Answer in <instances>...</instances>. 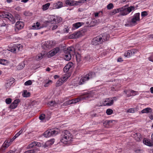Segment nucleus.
Instances as JSON below:
<instances>
[{
    "label": "nucleus",
    "mask_w": 153,
    "mask_h": 153,
    "mask_svg": "<svg viewBox=\"0 0 153 153\" xmlns=\"http://www.w3.org/2000/svg\"><path fill=\"white\" fill-rule=\"evenodd\" d=\"M114 100L112 98H107L105 99L104 100L105 103L103 104L102 105L104 106H110L112 105L113 103Z\"/></svg>",
    "instance_id": "dca6fc26"
},
{
    "label": "nucleus",
    "mask_w": 153,
    "mask_h": 153,
    "mask_svg": "<svg viewBox=\"0 0 153 153\" xmlns=\"http://www.w3.org/2000/svg\"><path fill=\"white\" fill-rule=\"evenodd\" d=\"M44 54L41 53L38 54L36 57L35 59L37 60H39L42 59L44 56Z\"/></svg>",
    "instance_id": "cd10ccee"
},
{
    "label": "nucleus",
    "mask_w": 153,
    "mask_h": 153,
    "mask_svg": "<svg viewBox=\"0 0 153 153\" xmlns=\"http://www.w3.org/2000/svg\"><path fill=\"white\" fill-rule=\"evenodd\" d=\"M67 102H68V104L69 105H70V104L73 103V102H72V100H68L67 101Z\"/></svg>",
    "instance_id": "e2e57ef3"
},
{
    "label": "nucleus",
    "mask_w": 153,
    "mask_h": 153,
    "mask_svg": "<svg viewBox=\"0 0 153 153\" xmlns=\"http://www.w3.org/2000/svg\"><path fill=\"white\" fill-rule=\"evenodd\" d=\"M66 5L69 6H74L76 5V1L71 0H66L65 1Z\"/></svg>",
    "instance_id": "412c9836"
},
{
    "label": "nucleus",
    "mask_w": 153,
    "mask_h": 153,
    "mask_svg": "<svg viewBox=\"0 0 153 153\" xmlns=\"http://www.w3.org/2000/svg\"><path fill=\"white\" fill-rule=\"evenodd\" d=\"M32 82L30 80H29L25 82L24 84L25 85L27 86L30 85L32 84Z\"/></svg>",
    "instance_id": "a18cd8bd"
},
{
    "label": "nucleus",
    "mask_w": 153,
    "mask_h": 153,
    "mask_svg": "<svg viewBox=\"0 0 153 153\" xmlns=\"http://www.w3.org/2000/svg\"><path fill=\"white\" fill-rule=\"evenodd\" d=\"M50 5V4L49 3H47L43 5L42 6V9L43 10H45L48 9Z\"/></svg>",
    "instance_id": "2f4dec72"
},
{
    "label": "nucleus",
    "mask_w": 153,
    "mask_h": 153,
    "mask_svg": "<svg viewBox=\"0 0 153 153\" xmlns=\"http://www.w3.org/2000/svg\"><path fill=\"white\" fill-rule=\"evenodd\" d=\"M63 6L62 2L58 1L57 2L53 4V8L58 9L62 7Z\"/></svg>",
    "instance_id": "a211bd4d"
},
{
    "label": "nucleus",
    "mask_w": 153,
    "mask_h": 153,
    "mask_svg": "<svg viewBox=\"0 0 153 153\" xmlns=\"http://www.w3.org/2000/svg\"><path fill=\"white\" fill-rule=\"evenodd\" d=\"M16 138H15V137L14 136V137L11 139L10 140H9V141L10 142V143H11Z\"/></svg>",
    "instance_id": "69168bd1"
},
{
    "label": "nucleus",
    "mask_w": 153,
    "mask_h": 153,
    "mask_svg": "<svg viewBox=\"0 0 153 153\" xmlns=\"http://www.w3.org/2000/svg\"><path fill=\"white\" fill-rule=\"evenodd\" d=\"M113 121H114V120H106L104 122L103 124L104 126H106L107 125H109L111 123H112Z\"/></svg>",
    "instance_id": "e433bc0d"
},
{
    "label": "nucleus",
    "mask_w": 153,
    "mask_h": 153,
    "mask_svg": "<svg viewBox=\"0 0 153 153\" xmlns=\"http://www.w3.org/2000/svg\"><path fill=\"white\" fill-rule=\"evenodd\" d=\"M128 13V14L131 12L132 11L134 10H135V7L134 6H131L129 7H126Z\"/></svg>",
    "instance_id": "c756f323"
},
{
    "label": "nucleus",
    "mask_w": 153,
    "mask_h": 153,
    "mask_svg": "<svg viewBox=\"0 0 153 153\" xmlns=\"http://www.w3.org/2000/svg\"><path fill=\"white\" fill-rule=\"evenodd\" d=\"M129 52H130L131 56L135 53H137V51L136 50L132 49L129 50Z\"/></svg>",
    "instance_id": "c03bdc74"
},
{
    "label": "nucleus",
    "mask_w": 153,
    "mask_h": 153,
    "mask_svg": "<svg viewBox=\"0 0 153 153\" xmlns=\"http://www.w3.org/2000/svg\"><path fill=\"white\" fill-rule=\"evenodd\" d=\"M34 142H36L35 144H36V146H41V144L40 143H38L36 141H34Z\"/></svg>",
    "instance_id": "680f3d73"
},
{
    "label": "nucleus",
    "mask_w": 153,
    "mask_h": 153,
    "mask_svg": "<svg viewBox=\"0 0 153 153\" xmlns=\"http://www.w3.org/2000/svg\"><path fill=\"white\" fill-rule=\"evenodd\" d=\"M39 118L40 120L44 121L45 119V115L43 114H42L39 116Z\"/></svg>",
    "instance_id": "58836bf2"
},
{
    "label": "nucleus",
    "mask_w": 153,
    "mask_h": 153,
    "mask_svg": "<svg viewBox=\"0 0 153 153\" xmlns=\"http://www.w3.org/2000/svg\"><path fill=\"white\" fill-rule=\"evenodd\" d=\"M48 104L50 106L53 107L56 106L57 105V104L56 102L53 101H51L49 102H48Z\"/></svg>",
    "instance_id": "473e14b6"
},
{
    "label": "nucleus",
    "mask_w": 153,
    "mask_h": 153,
    "mask_svg": "<svg viewBox=\"0 0 153 153\" xmlns=\"http://www.w3.org/2000/svg\"><path fill=\"white\" fill-rule=\"evenodd\" d=\"M52 44V42L50 41H46L42 43V47L44 49L47 50L51 48Z\"/></svg>",
    "instance_id": "9b49d317"
},
{
    "label": "nucleus",
    "mask_w": 153,
    "mask_h": 153,
    "mask_svg": "<svg viewBox=\"0 0 153 153\" xmlns=\"http://www.w3.org/2000/svg\"><path fill=\"white\" fill-rule=\"evenodd\" d=\"M84 23L83 22H78L73 24L72 27V30H75L78 29L82 25H84Z\"/></svg>",
    "instance_id": "6ab92c4d"
},
{
    "label": "nucleus",
    "mask_w": 153,
    "mask_h": 153,
    "mask_svg": "<svg viewBox=\"0 0 153 153\" xmlns=\"http://www.w3.org/2000/svg\"><path fill=\"white\" fill-rule=\"evenodd\" d=\"M65 59L66 61L70 60L71 58V55L75 54V49L72 46L68 48L67 49H65L64 50Z\"/></svg>",
    "instance_id": "7ed1b4c3"
},
{
    "label": "nucleus",
    "mask_w": 153,
    "mask_h": 153,
    "mask_svg": "<svg viewBox=\"0 0 153 153\" xmlns=\"http://www.w3.org/2000/svg\"><path fill=\"white\" fill-rule=\"evenodd\" d=\"M135 112L134 109V108H130L128 109L127 111V112L130 113H134Z\"/></svg>",
    "instance_id": "49530a36"
},
{
    "label": "nucleus",
    "mask_w": 153,
    "mask_h": 153,
    "mask_svg": "<svg viewBox=\"0 0 153 153\" xmlns=\"http://www.w3.org/2000/svg\"><path fill=\"white\" fill-rule=\"evenodd\" d=\"M124 56L126 57H129L131 56V54L129 52V50L127 51V52L125 53L124 54Z\"/></svg>",
    "instance_id": "a19ab883"
},
{
    "label": "nucleus",
    "mask_w": 153,
    "mask_h": 153,
    "mask_svg": "<svg viewBox=\"0 0 153 153\" xmlns=\"http://www.w3.org/2000/svg\"><path fill=\"white\" fill-rule=\"evenodd\" d=\"M2 16L3 17L7 18L8 19L10 22L12 24L15 22L16 21L15 19L17 20H20V16L18 14H15V18H14L10 13L7 12H4L3 13V14H2Z\"/></svg>",
    "instance_id": "f03ea898"
},
{
    "label": "nucleus",
    "mask_w": 153,
    "mask_h": 153,
    "mask_svg": "<svg viewBox=\"0 0 153 153\" xmlns=\"http://www.w3.org/2000/svg\"><path fill=\"white\" fill-rule=\"evenodd\" d=\"M95 76V73L94 72H90L88 74L84 75L80 80L79 84L81 85L83 84L85 82L88 80L94 77Z\"/></svg>",
    "instance_id": "20e7f679"
},
{
    "label": "nucleus",
    "mask_w": 153,
    "mask_h": 153,
    "mask_svg": "<svg viewBox=\"0 0 153 153\" xmlns=\"http://www.w3.org/2000/svg\"><path fill=\"white\" fill-rule=\"evenodd\" d=\"M58 130L57 128L51 129L46 131L44 133V136L46 137L55 136L58 134Z\"/></svg>",
    "instance_id": "423d86ee"
},
{
    "label": "nucleus",
    "mask_w": 153,
    "mask_h": 153,
    "mask_svg": "<svg viewBox=\"0 0 153 153\" xmlns=\"http://www.w3.org/2000/svg\"><path fill=\"white\" fill-rule=\"evenodd\" d=\"M103 12L102 11H99L98 12L94 13V15L95 17H97L98 16L101 17L103 16Z\"/></svg>",
    "instance_id": "c85d7f7f"
},
{
    "label": "nucleus",
    "mask_w": 153,
    "mask_h": 153,
    "mask_svg": "<svg viewBox=\"0 0 153 153\" xmlns=\"http://www.w3.org/2000/svg\"><path fill=\"white\" fill-rule=\"evenodd\" d=\"M62 21V19L59 16H52L51 17L50 19L49 20V22L50 23L54 24L59 23Z\"/></svg>",
    "instance_id": "1a4fd4ad"
},
{
    "label": "nucleus",
    "mask_w": 153,
    "mask_h": 153,
    "mask_svg": "<svg viewBox=\"0 0 153 153\" xmlns=\"http://www.w3.org/2000/svg\"><path fill=\"white\" fill-rule=\"evenodd\" d=\"M15 79L13 78L10 79V81L7 82L5 85V88L6 89L10 88L11 86L15 82Z\"/></svg>",
    "instance_id": "4be33fe9"
},
{
    "label": "nucleus",
    "mask_w": 153,
    "mask_h": 153,
    "mask_svg": "<svg viewBox=\"0 0 153 153\" xmlns=\"http://www.w3.org/2000/svg\"><path fill=\"white\" fill-rule=\"evenodd\" d=\"M80 4H82L80 0H79L78 1H76V5H78Z\"/></svg>",
    "instance_id": "052dcab7"
},
{
    "label": "nucleus",
    "mask_w": 153,
    "mask_h": 153,
    "mask_svg": "<svg viewBox=\"0 0 153 153\" xmlns=\"http://www.w3.org/2000/svg\"><path fill=\"white\" fill-rule=\"evenodd\" d=\"M152 111V109L150 108H147L141 111L142 113H150Z\"/></svg>",
    "instance_id": "a878e982"
},
{
    "label": "nucleus",
    "mask_w": 153,
    "mask_h": 153,
    "mask_svg": "<svg viewBox=\"0 0 153 153\" xmlns=\"http://www.w3.org/2000/svg\"><path fill=\"white\" fill-rule=\"evenodd\" d=\"M131 90H125L124 91V92L125 93L127 97H129L131 96Z\"/></svg>",
    "instance_id": "4c0bfd02"
},
{
    "label": "nucleus",
    "mask_w": 153,
    "mask_h": 153,
    "mask_svg": "<svg viewBox=\"0 0 153 153\" xmlns=\"http://www.w3.org/2000/svg\"><path fill=\"white\" fill-rule=\"evenodd\" d=\"M22 46L20 44H15L9 48V51L14 53L21 51L22 49Z\"/></svg>",
    "instance_id": "0eeeda50"
},
{
    "label": "nucleus",
    "mask_w": 153,
    "mask_h": 153,
    "mask_svg": "<svg viewBox=\"0 0 153 153\" xmlns=\"http://www.w3.org/2000/svg\"><path fill=\"white\" fill-rule=\"evenodd\" d=\"M136 134L138 136L137 137H136L135 139L137 141H140L141 140V135L140 134L136 133Z\"/></svg>",
    "instance_id": "37998d69"
},
{
    "label": "nucleus",
    "mask_w": 153,
    "mask_h": 153,
    "mask_svg": "<svg viewBox=\"0 0 153 153\" xmlns=\"http://www.w3.org/2000/svg\"><path fill=\"white\" fill-rule=\"evenodd\" d=\"M101 37V40H102V43L108 39V36L105 33H104L99 35Z\"/></svg>",
    "instance_id": "5701e85b"
},
{
    "label": "nucleus",
    "mask_w": 153,
    "mask_h": 153,
    "mask_svg": "<svg viewBox=\"0 0 153 153\" xmlns=\"http://www.w3.org/2000/svg\"><path fill=\"white\" fill-rule=\"evenodd\" d=\"M140 13H137L135 14L133 16V18L131 19V20L128 22V24H125L126 26H133L134 25L136 22L140 20Z\"/></svg>",
    "instance_id": "39448f33"
},
{
    "label": "nucleus",
    "mask_w": 153,
    "mask_h": 153,
    "mask_svg": "<svg viewBox=\"0 0 153 153\" xmlns=\"http://www.w3.org/2000/svg\"><path fill=\"white\" fill-rule=\"evenodd\" d=\"M10 144L11 143L9 141V140H6L3 144L2 147H4V149H3L4 150L6 148H7Z\"/></svg>",
    "instance_id": "b1692460"
},
{
    "label": "nucleus",
    "mask_w": 153,
    "mask_h": 153,
    "mask_svg": "<svg viewBox=\"0 0 153 153\" xmlns=\"http://www.w3.org/2000/svg\"><path fill=\"white\" fill-rule=\"evenodd\" d=\"M107 7L108 9H112L113 7V4L111 3H110L107 5Z\"/></svg>",
    "instance_id": "de8ad7c7"
},
{
    "label": "nucleus",
    "mask_w": 153,
    "mask_h": 153,
    "mask_svg": "<svg viewBox=\"0 0 153 153\" xmlns=\"http://www.w3.org/2000/svg\"><path fill=\"white\" fill-rule=\"evenodd\" d=\"M113 112V110L111 109H108L107 110L106 113L108 115H109L111 114Z\"/></svg>",
    "instance_id": "ea45409f"
},
{
    "label": "nucleus",
    "mask_w": 153,
    "mask_h": 153,
    "mask_svg": "<svg viewBox=\"0 0 153 153\" xmlns=\"http://www.w3.org/2000/svg\"><path fill=\"white\" fill-rule=\"evenodd\" d=\"M117 61L118 62H121L122 61H123V60H122V58H118V59H117Z\"/></svg>",
    "instance_id": "338daca9"
},
{
    "label": "nucleus",
    "mask_w": 153,
    "mask_h": 153,
    "mask_svg": "<svg viewBox=\"0 0 153 153\" xmlns=\"http://www.w3.org/2000/svg\"><path fill=\"white\" fill-rule=\"evenodd\" d=\"M24 129L23 128H22L17 133L18 134L19 136L22 133Z\"/></svg>",
    "instance_id": "bf43d9fd"
},
{
    "label": "nucleus",
    "mask_w": 153,
    "mask_h": 153,
    "mask_svg": "<svg viewBox=\"0 0 153 153\" xmlns=\"http://www.w3.org/2000/svg\"><path fill=\"white\" fill-rule=\"evenodd\" d=\"M62 80L61 79H59L56 82V85L57 86L60 85L62 84Z\"/></svg>",
    "instance_id": "09e8293b"
},
{
    "label": "nucleus",
    "mask_w": 153,
    "mask_h": 153,
    "mask_svg": "<svg viewBox=\"0 0 153 153\" xmlns=\"http://www.w3.org/2000/svg\"><path fill=\"white\" fill-rule=\"evenodd\" d=\"M12 101V100L10 98H7L5 100V102L7 104H10Z\"/></svg>",
    "instance_id": "8fccbe9b"
},
{
    "label": "nucleus",
    "mask_w": 153,
    "mask_h": 153,
    "mask_svg": "<svg viewBox=\"0 0 153 153\" xmlns=\"http://www.w3.org/2000/svg\"><path fill=\"white\" fill-rule=\"evenodd\" d=\"M149 117L151 120H153V112L152 111L149 114Z\"/></svg>",
    "instance_id": "6e6d98bb"
},
{
    "label": "nucleus",
    "mask_w": 153,
    "mask_h": 153,
    "mask_svg": "<svg viewBox=\"0 0 153 153\" xmlns=\"http://www.w3.org/2000/svg\"><path fill=\"white\" fill-rule=\"evenodd\" d=\"M119 15L120 16H125L128 14L127 11L126 7L124 6L119 8Z\"/></svg>",
    "instance_id": "f8f14e48"
},
{
    "label": "nucleus",
    "mask_w": 153,
    "mask_h": 153,
    "mask_svg": "<svg viewBox=\"0 0 153 153\" xmlns=\"http://www.w3.org/2000/svg\"><path fill=\"white\" fill-rule=\"evenodd\" d=\"M7 63V61L4 59L0 60V64L3 65H6Z\"/></svg>",
    "instance_id": "c9c22d12"
},
{
    "label": "nucleus",
    "mask_w": 153,
    "mask_h": 153,
    "mask_svg": "<svg viewBox=\"0 0 153 153\" xmlns=\"http://www.w3.org/2000/svg\"><path fill=\"white\" fill-rule=\"evenodd\" d=\"M25 65L23 62L20 63L17 66V69L19 70H21L24 68Z\"/></svg>",
    "instance_id": "f704fd0d"
},
{
    "label": "nucleus",
    "mask_w": 153,
    "mask_h": 153,
    "mask_svg": "<svg viewBox=\"0 0 153 153\" xmlns=\"http://www.w3.org/2000/svg\"><path fill=\"white\" fill-rule=\"evenodd\" d=\"M90 56L89 55H87L85 57L84 59L86 61H90Z\"/></svg>",
    "instance_id": "5fc2aeb1"
},
{
    "label": "nucleus",
    "mask_w": 153,
    "mask_h": 153,
    "mask_svg": "<svg viewBox=\"0 0 153 153\" xmlns=\"http://www.w3.org/2000/svg\"><path fill=\"white\" fill-rule=\"evenodd\" d=\"M20 102L19 99L15 100L10 105L9 108L11 109H14L16 108L18 106V103Z\"/></svg>",
    "instance_id": "f3484780"
},
{
    "label": "nucleus",
    "mask_w": 153,
    "mask_h": 153,
    "mask_svg": "<svg viewBox=\"0 0 153 153\" xmlns=\"http://www.w3.org/2000/svg\"><path fill=\"white\" fill-rule=\"evenodd\" d=\"M118 13H119V8L113 10L111 14L112 15Z\"/></svg>",
    "instance_id": "79ce46f5"
},
{
    "label": "nucleus",
    "mask_w": 153,
    "mask_h": 153,
    "mask_svg": "<svg viewBox=\"0 0 153 153\" xmlns=\"http://www.w3.org/2000/svg\"><path fill=\"white\" fill-rule=\"evenodd\" d=\"M6 25V24L3 20H0V26L4 27Z\"/></svg>",
    "instance_id": "3c124183"
},
{
    "label": "nucleus",
    "mask_w": 153,
    "mask_h": 153,
    "mask_svg": "<svg viewBox=\"0 0 153 153\" xmlns=\"http://www.w3.org/2000/svg\"><path fill=\"white\" fill-rule=\"evenodd\" d=\"M41 27L40 26V24L39 22H37L36 24H34V25L32 26V29H40Z\"/></svg>",
    "instance_id": "bb28decb"
},
{
    "label": "nucleus",
    "mask_w": 153,
    "mask_h": 153,
    "mask_svg": "<svg viewBox=\"0 0 153 153\" xmlns=\"http://www.w3.org/2000/svg\"><path fill=\"white\" fill-rule=\"evenodd\" d=\"M54 140V139H52L50 140L47 141L46 142L45 144L43 145V147L44 148H48L53 144Z\"/></svg>",
    "instance_id": "2eb2a0df"
},
{
    "label": "nucleus",
    "mask_w": 153,
    "mask_h": 153,
    "mask_svg": "<svg viewBox=\"0 0 153 153\" xmlns=\"http://www.w3.org/2000/svg\"><path fill=\"white\" fill-rule=\"evenodd\" d=\"M55 25H53V26L52 28V29L53 30H55V29H56L57 27H58V25L57 24L55 23Z\"/></svg>",
    "instance_id": "13d9d810"
},
{
    "label": "nucleus",
    "mask_w": 153,
    "mask_h": 153,
    "mask_svg": "<svg viewBox=\"0 0 153 153\" xmlns=\"http://www.w3.org/2000/svg\"><path fill=\"white\" fill-rule=\"evenodd\" d=\"M150 140L151 141V143L153 144V133L151 135V139Z\"/></svg>",
    "instance_id": "774afa93"
},
{
    "label": "nucleus",
    "mask_w": 153,
    "mask_h": 153,
    "mask_svg": "<svg viewBox=\"0 0 153 153\" xmlns=\"http://www.w3.org/2000/svg\"><path fill=\"white\" fill-rule=\"evenodd\" d=\"M131 96H133L137 94V92L134 91L132 90H131Z\"/></svg>",
    "instance_id": "603ef678"
},
{
    "label": "nucleus",
    "mask_w": 153,
    "mask_h": 153,
    "mask_svg": "<svg viewBox=\"0 0 153 153\" xmlns=\"http://www.w3.org/2000/svg\"><path fill=\"white\" fill-rule=\"evenodd\" d=\"M148 15L146 11L142 12L141 13V15L142 17H144Z\"/></svg>",
    "instance_id": "864d4df0"
},
{
    "label": "nucleus",
    "mask_w": 153,
    "mask_h": 153,
    "mask_svg": "<svg viewBox=\"0 0 153 153\" xmlns=\"http://www.w3.org/2000/svg\"><path fill=\"white\" fill-rule=\"evenodd\" d=\"M59 48L58 47H56L53 50L50 51L48 55V57L49 58L51 57L52 56L55 55L59 51Z\"/></svg>",
    "instance_id": "ddd939ff"
},
{
    "label": "nucleus",
    "mask_w": 153,
    "mask_h": 153,
    "mask_svg": "<svg viewBox=\"0 0 153 153\" xmlns=\"http://www.w3.org/2000/svg\"><path fill=\"white\" fill-rule=\"evenodd\" d=\"M73 136L70 131L65 130L63 131L60 137L61 142L65 144L70 143L73 140Z\"/></svg>",
    "instance_id": "f257e3e1"
},
{
    "label": "nucleus",
    "mask_w": 153,
    "mask_h": 153,
    "mask_svg": "<svg viewBox=\"0 0 153 153\" xmlns=\"http://www.w3.org/2000/svg\"><path fill=\"white\" fill-rule=\"evenodd\" d=\"M68 105L69 104H68V102H67V101H66L62 105H63V106H66V105Z\"/></svg>",
    "instance_id": "0e129e2a"
},
{
    "label": "nucleus",
    "mask_w": 153,
    "mask_h": 153,
    "mask_svg": "<svg viewBox=\"0 0 153 153\" xmlns=\"http://www.w3.org/2000/svg\"><path fill=\"white\" fill-rule=\"evenodd\" d=\"M35 143L36 142H34V141L32 142L27 147V149H28L33 148L34 146H36V144H35Z\"/></svg>",
    "instance_id": "72a5a7b5"
},
{
    "label": "nucleus",
    "mask_w": 153,
    "mask_h": 153,
    "mask_svg": "<svg viewBox=\"0 0 153 153\" xmlns=\"http://www.w3.org/2000/svg\"><path fill=\"white\" fill-rule=\"evenodd\" d=\"M73 65V64L72 62H68L64 67L63 69L64 71L65 72H68L69 69L71 68Z\"/></svg>",
    "instance_id": "aec40b11"
},
{
    "label": "nucleus",
    "mask_w": 153,
    "mask_h": 153,
    "mask_svg": "<svg viewBox=\"0 0 153 153\" xmlns=\"http://www.w3.org/2000/svg\"><path fill=\"white\" fill-rule=\"evenodd\" d=\"M135 152L136 153H143V151L142 150L140 149H137L135 151Z\"/></svg>",
    "instance_id": "4d7b16f0"
},
{
    "label": "nucleus",
    "mask_w": 153,
    "mask_h": 153,
    "mask_svg": "<svg viewBox=\"0 0 153 153\" xmlns=\"http://www.w3.org/2000/svg\"><path fill=\"white\" fill-rule=\"evenodd\" d=\"M101 37L99 36L93 38L92 41L91 43L94 45H100L102 43V40H101Z\"/></svg>",
    "instance_id": "9d476101"
},
{
    "label": "nucleus",
    "mask_w": 153,
    "mask_h": 153,
    "mask_svg": "<svg viewBox=\"0 0 153 153\" xmlns=\"http://www.w3.org/2000/svg\"><path fill=\"white\" fill-rule=\"evenodd\" d=\"M24 26V22L20 21H17L15 25L16 30H19L22 29Z\"/></svg>",
    "instance_id": "4468645a"
},
{
    "label": "nucleus",
    "mask_w": 153,
    "mask_h": 153,
    "mask_svg": "<svg viewBox=\"0 0 153 153\" xmlns=\"http://www.w3.org/2000/svg\"><path fill=\"white\" fill-rule=\"evenodd\" d=\"M22 95L24 97H28L30 96V94L29 92H27L26 90L24 91Z\"/></svg>",
    "instance_id": "7c9ffc66"
},
{
    "label": "nucleus",
    "mask_w": 153,
    "mask_h": 153,
    "mask_svg": "<svg viewBox=\"0 0 153 153\" xmlns=\"http://www.w3.org/2000/svg\"><path fill=\"white\" fill-rule=\"evenodd\" d=\"M93 96V94L91 93H87L83 95H82L79 98L72 100L73 103H76L83 99H87L88 98L91 97Z\"/></svg>",
    "instance_id": "6e6552de"
},
{
    "label": "nucleus",
    "mask_w": 153,
    "mask_h": 153,
    "mask_svg": "<svg viewBox=\"0 0 153 153\" xmlns=\"http://www.w3.org/2000/svg\"><path fill=\"white\" fill-rule=\"evenodd\" d=\"M143 143L145 144L146 145H147L148 146H153V144L151 143V140L150 141L148 139H145L143 140Z\"/></svg>",
    "instance_id": "393cba45"
}]
</instances>
